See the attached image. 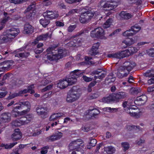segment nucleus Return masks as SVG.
Here are the masks:
<instances>
[{
  "label": "nucleus",
  "instance_id": "nucleus-56",
  "mask_svg": "<svg viewBox=\"0 0 154 154\" xmlns=\"http://www.w3.org/2000/svg\"><path fill=\"white\" fill-rule=\"evenodd\" d=\"M56 47H49L47 50V52L48 53V54H50L51 53V52L52 54L54 53V52L53 51L54 50Z\"/></svg>",
  "mask_w": 154,
  "mask_h": 154
},
{
  "label": "nucleus",
  "instance_id": "nucleus-46",
  "mask_svg": "<svg viewBox=\"0 0 154 154\" xmlns=\"http://www.w3.org/2000/svg\"><path fill=\"white\" fill-rule=\"evenodd\" d=\"M113 99L112 95H109L108 97H104L102 99V101L104 103H109L113 101Z\"/></svg>",
  "mask_w": 154,
  "mask_h": 154
},
{
  "label": "nucleus",
  "instance_id": "nucleus-63",
  "mask_svg": "<svg viewBox=\"0 0 154 154\" xmlns=\"http://www.w3.org/2000/svg\"><path fill=\"white\" fill-rule=\"evenodd\" d=\"M147 54L151 57H154V50L150 49L148 51Z\"/></svg>",
  "mask_w": 154,
  "mask_h": 154
},
{
  "label": "nucleus",
  "instance_id": "nucleus-34",
  "mask_svg": "<svg viewBox=\"0 0 154 154\" xmlns=\"http://www.w3.org/2000/svg\"><path fill=\"white\" fill-rule=\"evenodd\" d=\"M104 150L108 154H112L116 151L115 148L112 146L105 147Z\"/></svg>",
  "mask_w": 154,
  "mask_h": 154
},
{
  "label": "nucleus",
  "instance_id": "nucleus-48",
  "mask_svg": "<svg viewBox=\"0 0 154 154\" xmlns=\"http://www.w3.org/2000/svg\"><path fill=\"white\" fill-rule=\"evenodd\" d=\"M116 80V78L113 77V74L108 75V77L106 78V81H108V83H109L113 82Z\"/></svg>",
  "mask_w": 154,
  "mask_h": 154
},
{
  "label": "nucleus",
  "instance_id": "nucleus-6",
  "mask_svg": "<svg viewBox=\"0 0 154 154\" xmlns=\"http://www.w3.org/2000/svg\"><path fill=\"white\" fill-rule=\"evenodd\" d=\"M33 116L31 115H27L26 117L21 118L19 120H16L12 122L13 125L17 127L27 124L32 120Z\"/></svg>",
  "mask_w": 154,
  "mask_h": 154
},
{
  "label": "nucleus",
  "instance_id": "nucleus-8",
  "mask_svg": "<svg viewBox=\"0 0 154 154\" xmlns=\"http://www.w3.org/2000/svg\"><path fill=\"white\" fill-rule=\"evenodd\" d=\"M80 71L79 69L75 70L72 72V74L68 78L67 80L69 85L75 84L77 82V78L81 75Z\"/></svg>",
  "mask_w": 154,
  "mask_h": 154
},
{
  "label": "nucleus",
  "instance_id": "nucleus-2",
  "mask_svg": "<svg viewBox=\"0 0 154 154\" xmlns=\"http://www.w3.org/2000/svg\"><path fill=\"white\" fill-rule=\"evenodd\" d=\"M80 96L78 88L73 87L68 93L66 98V102L72 103L77 100Z\"/></svg>",
  "mask_w": 154,
  "mask_h": 154
},
{
  "label": "nucleus",
  "instance_id": "nucleus-62",
  "mask_svg": "<svg viewBox=\"0 0 154 154\" xmlns=\"http://www.w3.org/2000/svg\"><path fill=\"white\" fill-rule=\"evenodd\" d=\"M76 28L75 25H70L68 28L67 30L69 32H72Z\"/></svg>",
  "mask_w": 154,
  "mask_h": 154
},
{
  "label": "nucleus",
  "instance_id": "nucleus-40",
  "mask_svg": "<svg viewBox=\"0 0 154 154\" xmlns=\"http://www.w3.org/2000/svg\"><path fill=\"white\" fill-rule=\"evenodd\" d=\"M17 143V142L14 143L9 144H1V146L4 147L5 149H10L13 147Z\"/></svg>",
  "mask_w": 154,
  "mask_h": 154
},
{
  "label": "nucleus",
  "instance_id": "nucleus-58",
  "mask_svg": "<svg viewBox=\"0 0 154 154\" xmlns=\"http://www.w3.org/2000/svg\"><path fill=\"white\" fill-rule=\"evenodd\" d=\"M53 85L51 84L48 85L42 90V92H45L47 90H51L53 87Z\"/></svg>",
  "mask_w": 154,
  "mask_h": 154
},
{
  "label": "nucleus",
  "instance_id": "nucleus-12",
  "mask_svg": "<svg viewBox=\"0 0 154 154\" xmlns=\"http://www.w3.org/2000/svg\"><path fill=\"white\" fill-rule=\"evenodd\" d=\"M147 100V96L143 95L137 97L136 99L134 101V103L138 106H141L144 104Z\"/></svg>",
  "mask_w": 154,
  "mask_h": 154
},
{
  "label": "nucleus",
  "instance_id": "nucleus-49",
  "mask_svg": "<svg viewBox=\"0 0 154 154\" xmlns=\"http://www.w3.org/2000/svg\"><path fill=\"white\" fill-rule=\"evenodd\" d=\"M117 109L115 108H111L109 107L104 108L103 110L104 111H107L110 112H115L117 111Z\"/></svg>",
  "mask_w": 154,
  "mask_h": 154
},
{
  "label": "nucleus",
  "instance_id": "nucleus-33",
  "mask_svg": "<svg viewBox=\"0 0 154 154\" xmlns=\"http://www.w3.org/2000/svg\"><path fill=\"white\" fill-rule=\"evenodd\" d=\"M27 111H28V110H23L21 112H19L17 111H14L13 110L12 111V114L13 117H16L21 115H23L26 113Z\"/></svg>",
  "mask_w": 154,
  "mask_h": 154
},
{
  "label": "nucleus",
  "instance_id": "nucleus-28",
  "mask_svg": "<svg viewBox=\"0 0 154 154\" xmlns=\"http://www.w3.org/2000/svg\"><path fill=\"white\" fill-rule=\"evenodd\" d=\"M69 85L67 79L60 81L57 84V86L61 89H64Z\"/></svg>",
  "mask_w": 154,
  "mask_h": 154
},
{
  "label": "nucleus",
  "instance_id": "nucleus-18",
  "mask_svg": "<svg viewBox=\"0 0 154 154\" xmlns=\"http://www.w3.org/2000/svg\"><path fill=\"white\" fill-rule=\"evenodd\" d=\"M35 12V5L34 4H32L28 7L25 11L24 13L26 14V16L30 17L34 14Z\"/></svg>",
  "mask_w": 154,
  "mask_h": 154
},
{
  "label": "nucleus",
  "instance_id": "nucleus-44",
  "mask_svg": "<svg viewBox=\"0 0 154 154\" xmlns=\"http://www.w3.org/2000/svg\"><path fill=\"white\" fill-rule=\"evenodd\" d=\"M125 110L126 111L127 109H130L132 107V105L128 101H125L122 104Z\"/></svg>",
  "mask_w": 154,
  "mask_h": 154
},
{
  "label": "nucleus",
  "instance_id": "nucleus-22",
  "mask_svg": "<svg viewBox=\"0 0 154 154\" xmlns=\"http://www.w3.org/2000/svg\"><path fill=\"white\" fill-rule=\"evenodd\" d=\"M135 42V40L133 38H127L122 42V45L124 48L130 46Z\"/></svg>",
  "mask_w": 154,
  "mask_h": 154
},
{
  "label": "nucleus",
  "instance_id": "nucleus-43",
  "mask_svg": "<svg viewBox=\"0 0 154 154\" xmlns=\"http://www.w3.org/2000/svg\"><path fill=\"white\" fill-rule=\"evenodd\" d=\"M128 50L131 55L137 53L138 50L137 48L134 47H131L129 48Z\"/></svg>",
  "mask_w": 154,
  "mask_h": 154
},
{
  "label": "nucleus",
  "instance_id": "nucleus-5",
  "mask_svg": "<svg viewBox=\"0 0 154 154\" xmlns=\"http://www.w3.org/2000/svg\"><path fill=\"white\" fill-rule=\"evenodd\" d=\"M69 146L71 150L83 149L85 148L84 143L81 139L72 141L69 144Z\"/></svg>",
  "mask_w": 154,
  "mask_h": 154
},
{
  "label": "nucleus",
  "instance_id": "nucleus-36",
  "mask_svg": "<svg viewBox=\"0 0 154 154\" xmlns=\"http://www.w3.org/2000/svg\"><path fill=\"white\" fill-rule=\"evenodd\" d=\"M141 91V90L139 88H132L130 89V92L133 94H136Z\"/></svg>",
  "mask_w": 154,
  "mask_h": 154
},
{
  "label": "nucleus",
  "instance_id": "nucleus-27",
  "mask_svg": "<svg viewBox=\"0 0 154 154\" xmlns=\"http://www.w3.org/2000/svg\"><path fill=\"white\" fill-rule=\"evenodd\" d=\"M128 94L124 92H120L117 93L116 94L115 100L117 101L120 99H124L126 97Z\"/></svg>",
  "mask_w": 154,
  "mask_h": 154
},
{
  "label": "nucleus",
  "instance_id": "nucleus-37",
  "mask_svg": "<svg viewBox=\"0 0 154 154\" xmlns=\"http://www.w3.org/2000/svg\"><path fill=\"white\" fill-rule=\"evenodd\" d=\"M113 20L111 18H109L106 21L103 25V27L104 29L108 28L110 27Z\"/></svg>",
  "mask_w": 154,
  "mask_h": 154
},
{
  "label": "nucleus",
  "instance_id": "nucleus-16",
  "mask_svg": "<svg viewBox=\"0 0 154 154\" xmlns=\"http://www.w3.org/2000/svg\"><path fill=\"white\" fill-rule=\"evenodd\" d=\"M129 73L128 71H127L125 68L122 66L119 70L117 75L119 78L122 79L127 76Z\"/></svg>",
  "mask_w": 154,
  "mask_h": 154
},
{
  "label": "nucleus",
  "instance_id": "nucleus-47",
  "mask_svg": "<svg viewBox=\"0 0 154 154\" xmlns=\"http://www.w3.org/2000/svg\"><path fill=\"white\" fill-rule=\"evenodd\" d=\"M20 96L19 94V92L17 93H11L9 94V96L7 98L8 100H11L16 97Z\"/></svg>",
  "mask_w": 154,
  "mask_h": 154
},
{
  "label": "nucleus",
  "instance_id": "nucleus-17",
  "mask_svg": "<svg viewBox=\"0 0 154 154\" xmlns=\"http://www.w3.org/2000/svg\"><path fill=\"white\" fill-rule=\"evenodd\" d=\"M13 61H6L0 63V65L3 71H8L12 65Z\"/></svg>",
  "mask_w": 154,
  "mask_h": 154
},
{
  "label": "nucleus",
  "instance_id": "nucleus-57",
  "mask_svg": "<svg viewBox=\"0 0 154 154\" xmlns=\"http://www.w3.org/2000/svg\"><path fill=\"white\" fill-rule=\"evenodd\" d=\"M34 88V87L33 85H32L29 86H28L27 89L28 90L29 92L31 94L34 93L35 92L33 90Z\"/></svg>",
  "mask_w": 154,
  "mask_h": 154
},
{
  "label": "nucleus",
  "instance_id": "nucleus-54",
  "mask_svg": "<svg viewBox=\"0 0 154 154\" xmlns=\"http://www.w3.org/2000/svg\"><path fill=\"white\" fill-rule=\"evenodd\" d=\"M52 2V0H44L43 2V4L44 5L47 6L51 5Z\"/></svg>",
  "mask_w": 154,
  "mask_h": 154
},
{
  "label": "nucleus",
  "instance_id": "nucleus-51",
  "mask_svg": "<svg viewBox=\"0 0 154 154\" xmlns=\"http://www.w3.org/2000/svg\"><path fill=\"white\" fill-rule=\"evenodd\" d=\"M79 35V34H77L75 35H73L70 37V39H73L74 38H75L74 39V41H75V44H79L81 42V39L80 38H76V37Z\"/></svg>",
  "mask_w": 154,
  "mask_h": 154
},
{
  "label": "nucleus",
  "instance_id": "nucleus-50",
  "mask_svg": "<svg viewBox=\"0 0 154 154\" xmlns=\"http://www.w3.org/2000/svg\"><path fill=\"white\" fill-rule=\"evenodd\" d=\"M145 75L146 76H154V69H152L147 70L145 73Z\"/></svg>",
  "mask_w": 154,
  "mask_h": 154
},
{
  "label": "nucleus",
  "instance_id": "nucleus-15",
  "mask_svg": "<svg viewBox=\"0 0 154 154\" xmlns=\"http://www.w3.org/2000/svg\"><path fill=\"white\" fill-rule=\"evenodd\" d=\"M52 33L48 32L45 34H42L37 37L33 43L36 44L38 43V41L46 40L48 38H51V37Z\"/></svg>",
  "mask_w": 154,
  "mask_h": 154
},
{
  "label": "nucleus",
  "instance_id": "nucleus-60",
  "mask_svg": "<svg viewBox=\"0 0 154 154\" xmlns=\"http://www.w3.org/2000/svg\"><path fill=\"white\" fill-rule=\"evenodd\" d=\"M128 2L131 3H136L137 5L141 4V0H128Z\"/></svg>",
  "mask_w": 154,
  "mask_h": 154
},
{
  "label": "nucleus",
  "instance_id": "nucleus-32",
  "mask_svg": "<svg viewBox=\"0 0 154 154\" xmlns=\"http://www.w3.org/2000/svg\"><path fill=\"white\" fill-rule=\"evenodd\" d=\"M118 53L119 56V59L128 57L131 55L130 53L129 52V51H128V49Z\"/></svg>",
  "mask_w": 154,
  "mask_h": 154
},
{
  "label": "nucleus",
  "instance_id": "nucleus-35",
  "mask_svg": "<svg viewBox=\"0 0 154 154\" xmlns=\"http://www.w3.org/2000/svg\"><path fill=\"white\" fill-rule=\"evenodd\" d=\"M100 111L97 109H93L92 110H89L88 115L91 117L94 116L99 114Z\"/></svg>",
  "mask_w": 154,
  "mask_h": 154
},
{
  "label": "nucleus",
  "instance_id": "nucleus-29",
  "mask_svg": "<svg viewBox=\"0 0 154 154\" xmlns=\"http://www.w3.org/2000/svg\"><path fill=\"white\" fill-rule=\"evenodd\" d=\"M64 114L62 113H54L49 118L50 121H54L59 118L63 116Z\"/></svg>",
  "mask_w": 154,
  "mask_h": 154
},
{
  "label": "nucleus",
  "instance_id": "nucleus-1",
  "mask_svg": "<svg viewBox=\"0 0 154 154\" xmlns=\"http://www.w3.org/2000/svg\"><path fill=\"white\" fill-rule=\"evenodd\" d=\"M18 29L12 28L8 30V34L0 38V44L11 42L19 33Z\"/></svg>",
  "mask_w": 154,
  "mask_h": 154
},
{
  "label": "nucleus",
  "instance_id": "nucleus-19",
  "mask_svg": "<svg viewBox=\"0 0 154 154\" xmlns=\"http://www.w3.org/2000/svg\"><path fill=\"white\" fill-rule=\"evenodd\" d=\"M136 66L135 63L133 61H127L124 63L123 67L125 68L126 70L130 72Z\"/></svg>",
  "mask_w": 154,
  "mask_h": 154
},
{
  "label": "nucleus",
  "instance_id": "nucleus-23",
  "mask_svg": "<svg viewBox=\"0 0 154 154\" xmlns=\"http://www.w3.org/2000/svg\"><path fill=\"white\" fill-rule=\"evenodd\" d=\"M100 45V43L99 42L94 43L93 45L92 48L89 51V54L92 55L97 54L99 53L97 50Z\"/></svg>",
  "mask_w": 154,
  "mask_h": 154
},
{
  "label": "nucleus",
  "instance_id": "nucleus-31",
  "mask_svg": "<svg viewBox=\"0 0 154 154\" xmlns=\"http://www.w3.org/2000/svg\"><path fill=\"white\" fill-rule=\"evenodd\" d=\"M47 109L45 108L39 106L36 108V111L38 115H45L46 114Z\"/></svg>",
  "mask_w": 154,
  "mask_h": 154
},
{
  "label": "nucleus",
  "instance_id": "nucleus-9",
  "mask_svg": "<svg viewBox=\"0 0 154 154\" xmlns=\"http://www.w3.org/2000/svg\"><path fill=\"white\" fill-rule=\"evenodd\" d=\"M103 2V1H101L99 3V5L103 7L104 9L107 11H110L113 10L116 8L118 4L116 2H107L102 5Z\"/></svg>",
  "mask_w": 154,
  "mask_h": 154
},
{
  "label": "nucleus",
  "instance_id": "nucleus-25",
  "mask_svg": "<svg viewBox=\"0 0 154 154\" xmlns=\"http://www.w3.org/2000/svg\"><path fill=\"white\" fill-rule=\"evenodd\" d=\"M22 137L21 134L19 130L17 129L11 136V138L14 141H17L20 139Z\"/></svg>",
  "mask_w": 154,
  "mask_h": 154
},
{
  "label": "nucleus",
  "instance_id": "nucleus-7",
  "mask_svg": "<svg viewBox=\"0 0 154 154\" xmlns=\"http://www.w3.org/2000/svg\"><path fill=\"white\" fill-rule=\"evenodd\" d=\"M104 30L100 27L94 29L91 31L90 34L92 37L105 39L106 38L104 36Z\"/></svg>",
  "mask_w": 154,
  "mask_h": 154
},
{
  "label": "nucleus",
  "instance_id": "nucleus-20",
  "mask_svg": "<svg viewBox=\"0 0 154 154\" xmlns=\"http://www.w3.org/2000/svg\"><path fill=\"white\" fill-rule=\"evenodd\" d=\"M117 18L119 20H127L130 18L131 15L129 13L122 11L120 13L116 15Z\"/></svg>",
  "mask_w": 154,
  "mask_h": 154
},
{
  "label": "nucleus",
  "instance_id": "nucleus-64",
  "mask_svg": "<svg viewBox=\"0 0 154 154\" xmlns=\"http://www.w3.org/2000/svg\"><path fill=\"white\" fill-rule=\"evenodd\" d=\"M7 91L3 92L0 91V98H2L4 97L8 94Z\"/></svg>",
  "mask_w": 154,
  "mask_h": 154
},
{
  "label": "nucleus",
  "instance_id": "nucleus-53",
  "mask_svg": "<svg viewBox=\"0 0 154 154\" xmlns=\"http://www.w3.org/2000/svg\"><path fill=\"white\" fill-rule=\"evenodd\" d=\"M131 31L130 29H129L128 30L124 32L123 33V35L125 37L132 36L134 34L132 32H130Z\"/></svg>",
  "mask_w": 154,
  "mask_h": 154
},
{
  "label": "nucleus",
  "instance_id": "nucleus-21",
  "mask_svg": "<svg viewBox=\"0 0 154 154\" xmlns=\"http://www.w3.org/2000/svg\"><path fill=\"white\" fill-rule=\"evenodd\" d=\"M43 16L48 18L53 19L57 18L59 16V15L52 11H47L43 13Z\"/></svg>",
  "mask_w": 154,
  "mask_h": 154
},
{
  "label": "nucleus",
  "instance_id": "nucleus-26",
  "mask_svg": "<svg viewBox=\"0 0 154 154\" xmlns=\"http://www.w3.org/2000/svg\"><path fill=\"white\" fill-rule=\"evenodd\" d=\"M24 31L26 34L32 33L34 32L33 28L29 24L26 23L24 26Z\"/></svg>",
  "mask_w": 154,
  "mask_h": 154
},
{
  "label": "nucleus",
  "instance_id": "nucleus-14",
  "mask_svg": "<svg viewBox=\"0 0 154 154\" xmlns=\"http://www.w3.org/2000/svg\"><path fill=\"white\" fill-rule=\"evenodd\" d=\"M96 74L99 75L97 76H95L94 77L95 79H101L105 77L106 74V73L102 69H99L93 71L91 73V75Z\"/></svg>",
  "mask_w": 154,
  "mask_h": 154
},
{
  "label": "nucleus",
  "instance_id": "nucleus-30",
  "mask_svg": "<svg viewBox=\"0 0 154 154\" xmlns=\"http://www.w3.org/2000/svg\"><path fill=\"white\" fill-rule=\"evenodd\" d=\"M39 22L43 27H45L50 23V21L48 18L44 16L43 18L39 20Z\"/></svg>",
  "mask_w": 154,
  "mask_h": 154
},
{
  "label": "nucleus",
  "instance_id": "nucleus-45",
  "mask_svg": "<svg viewBox=\"0 0 154 154\" xmlns=\"http://www.w3.org/2000/svg\"><path fill=\"white\" fill-rule=\"evenodd\" d=\"M29 53L24 52L17 54L15 55V56L21 57V58H26L29 55Z\"/></svg>",
  "mask_w": 154,
  "mask_h": 154
},
{
  "label": "nucleus",
  "instance_id": "nucleus-13",
  "mask_svg": "<svg viewBox=\"0 0 154 154\" xmlns=\"http://www.w3.org/2000/svg\"><path fill=\"white\" fill-rule=\"evenodd\" d=\"M126 112L130 115L136 118H138L141 115V112L139 110L135 109L131 107L130 109H127Z\"/></svg>",
  "mask_w": 154,
  "mask_h": 154
},
{
  "label": "nucleus",
  "instance_id": "nucleus-4",
  "mask_svg": "<svg viewBox=\"0 0 154 154\" xmlns=\"http://www.w3.org/2000/svg\"><path fill=\"white\" fill-rule=\"evenodd\" d=\"M56 52H54L55 54H50L47 55V58L50 60H57L62 58L65 56L66 51L65 50L60 49L58 50H54Z\"/></svg>",
  "mask_w": 154,
  "mask_h": 154
},
{
  "label": "nucleus",
  "instance_id": "nucleus-52",
  "mask_svg": "<svg viewBox=\"0 0 154 154\" xmlns=\"http://www.w3.org/2000/svg\"><path fill=\"white\" fill-rule=\"evenodd\" d=\"M119 53H112L108 54L107 56L109 58H117L119 59Z\"/></svg>",
  "mask_w": 154,
  "mask_h": 154
},
{
  "label": "nucleus",
  "instance_id": "nucleus-42",
  "mask_svg": "<svg viewBox=\"0 0 154 154\" xmlns=\"http://www.w3.org/2000/svg\"><path fill=\"white\" fill-rule=\"evenodd\" d=\"M121 145L124 152L128 150L130 147L129 144L127 142H122L121 143Z\"/></svg>",
  "mask_w": 154,
  "mask_h": 154
},
{
  "label": "nucleus",
  "instance_id": "nucleus-24",
  "mask_svg": "<svg viewBox=\"0 0 154 154\" xmlns=\"http://www.w3.org/2000/svg\"><path fill=\"white\" fill-rule=\"evenodd\" d=\"M1 119L4 122H8L11 120V115L9 113H4L1 115Z\"/></svg>",
  "mask_w": 154,
  "mask_h": 154
},
{
  "label": "nucleus",
  "instance_id": "nucleus-55",
  "mask_svg": "<svg viewBox=\"0 0 154 154\" xmlns=\"http://www.w3.org/2000/svg\"><path fill=\"white\" fill-rule=\"evenodd\" d=\"M49 148V147L48 146H45L42 147L41 149V154H46L47 153L48 151V149Z\"/></svg>",
  "mask_w": 154,
  "mask_h": 154
},
{
  "label": "nucleus",
  "instance_id": "nucleus-39",
  "mask_svg": "<svg viewBox=\"0 0 154 154\" xmlns=\"http://www.w3.org/2000/svg\"><path fill=\"white\" fill-rule=\"evenodd\" d=\"M90 145L88 146V149H90L91 147L95 146L97 143L96 140L94 138H90Z\"/></svg>",
  "mask_w": 154,
  "mask_h": 154
},
{
  "label": "nucleus",
  "instance_id": "nucleus-41",
  "mask_svg": "<svg viewBox=\"0 0 154 154\" xmlns=\"http://www.w3.org/2000/svg\"><path fill=\"white\" fill-rule=\"evenodd\" d=\"M10 19L9 16H6L3 18L1 21L2 26L0 27V30H2L3 28V25L5 24Z\"/></svg>",
  "mask_w": 154,
  "mask_h": 154
},
{
  "label": "nucleus",
  "instance_id": "nucleus-10",
  "mask_svg": "<svg viewBox=\"0 0 154 154\" xmlns=\"http://www.w3.org/2000/svg\"><path fill=\"white\" fill-rule=\"evenodd\" d=\"M30 104L28 101L21 102L19 101L14 104L13 110L14 111H18V109H20L21 108H23L24 106H26L27 109L26 110H28V111L29 109V107H30Z\"/></svg>",
  "mask_w": 154,
  "mask_h": 154
},
{
  "label": "nucleus",
  "instance_id": "nucleus-11",
  "mask_svg": "<svg viewBox=\"0 0 154 154\" xmlns=\"http://www.w3.org/2000/svg\"><path fill=\"white\" fill-rule=\"evenodd\" d=\"M63 134L61 132L57 131L53 134L52 135L46 138V140L47 141H54L60 139L62 137Z\"/></svg>",
  "mask_w": 154,
  "mask_h": 154
},
{
  "label": "nucleus",
  "instance_id": "nucleus-59",
  "mask_svg": "<svg viewBox=\"0 0 154 154\" xmlns=\"http://www.w3.org/2000/svg\"><path fill=\"white\" fill-rule=\"evenodd\" d=\"M82 78L83 80L85 82H91L92 80V78L87 77L85 75H83L82 77Z\"/></svg>",
  "mask_w": 154,
  "mask_h": 154
},
{
  "label": "nucleus",
  "instance_id": "nucleus-3",
  "mask_svg": "<svg viewBox=\"0 0 154 154\" xmlns=\"http://www.w3.org/2000/svg\"><path fill=\"white\" fill-rule=\"evenodd\" d=\"M97 12H93L91 11H88L82 13L79 18L80 22L82 23H88L93 17L99 18V14Z\"/></svg>",
  "mask_w": 154,
  "mask_h": 154
},
{
  "label": "nucleus",
  "instance_id": "nucleus-61",
  "mask_svg": "<svg viewBox=\"0 0 154 154\" xmlns=\"http://www.w3.org/2000/svg\"><path fill=\"white\" fill-rule=\"evenodd\" d=\"M83 149L74 150V151L72 152V154H83Z\"/></svg>",
  "mask_w": 154,
  "mask_h": 154
},
{
  "label": "nucleus",
  "instance_id": "nucleus-38",
  "mask_svg": "<svg viewBox=\"0 0 154 154\" xmlns=\"http://www.w3.org/2000/svg\"><path fill=\"white\" fill-rule=\"evenodd\" d=\"M140 27L139 26H134L131 27L130 29L131 31L133 32L134 35L138 32L140 29Z\"/></svg>",
  "mask_w": 154,
  "mask_h": 154
}]
</instances>
